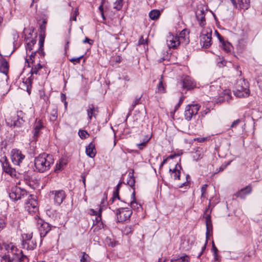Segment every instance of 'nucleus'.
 I'll list each match as a JSON object with an SVG mask.
<instances>
[{
	"mask_svg": "<svg viewBox=\"0 0 262 262\" xmlns=\"http://www.w3.org/2000/svg\"><path fill=\"white\" fill-rule=\"evenodd\" d=\"M54 163L52 155L43 152L35 158L34 165L39 172H43L50 169Z\"/></svg>",
	"mask_w": 262,
	"mask_h": 262,
	"instance_id": "1",
	"label": "nucleus"
},
{
	"mask_svg": "<svg viewBox=\"0 0 262 262\" xmlns=\"http://www.w3.org/2000/svg\"><path fill=\"white\" fill-rule=\"evenodd\" d=\"M234 93L238 97H247L249 96L248 83L245 81V79H240L237 81Z\"/></svg>",
	"mask_w": 262,
	"mask_h": 262,
	"instance_id": "2",
	"label": "nucleus"
},
{
	"mask_svg": "<svg viewBox=\"0 0 262 262\" xmlns=\"http://www.w3.org/2000/svg\"><path fill=\"white\" fill-rule=\"evenodd\" d=\"M33 32V29L26 28L24 29L23 32V35L26 43L27 51H31L33 49V46L36 42V38L37 37V35L35 34V36L33 37L32 34Z\"/></svg>",
	"mask_w": 262,
	"mask_h": 262,
	"instance_id": "3",
	"label": "nucleus"
},
{
	"mask_svg": "<svg viewBox=\"0 0 262 262\" xmlns=\"http://www.w3.org/2000/svg\"><path fill=\"white\" fill-rule=\"evenodd\" d=\"M37 226L38 231L39 232L41 238L45 237L51 229V225L48 223L45 222L42 219L38 217L36 215L35 216V220H37Z\"/></svg>",
	"mask_w": 262,
	"mask_h": 262,
	"instance_id": "4",
	"label": "nucleus"
},
{
	"mask_svg": "<svg viewBox=\"0 0 262 262\" xmlns=\"http://www.w3.org/2000/svg\"><path fill=\"white\" fill-rule=\"evenodd\" d=\"M200 107L201 105L198 103L187 105L185 107L184 112L185 119L187 121L191 120L193 116L197 115Z\"/></svg>",
	"mask_w": 262,
	"mask_h": 262,
	"instance_id": "5",
	"label": "nucleus"
},
{
	"mask_svg": "<svg viewBox=\"0 0 262 262\" xmlns=\"http://www.w3.org/2000/svg\"><path fill=\"white\" fill-rule=\"evenodd\" d=\"M132 214V210L127 207L119 208L116 211L117 220L119 222H123L129 219Z\"/></svg>",
	"mask_w": 262,
	"mask_h": 262,
	"instance_id": "6",
	"label": "nucleus"
},
{
	"mask_svg": "<svg viewBox=\"0 0 262 262\" xmlns=\"http://www.w3.org/2000/svg\"><path fill=\"white\" fill-rule=\"evenodd\" d=\"M24 201L25 208L30 214H34L38 211V203L36 200L32 199L31 196L29 199H25Z\"/></svg>",
	"mask_w": 262,
	"mask_h": 262,
	"instance_id": "7",
	"label": "nucleus"
},
{
	"mask_svg": "<svg viewBox=\"0 0 262 262\" xmlns=\"http://www.w3.org/2000/svg\"><path fill=\"white\" fill-rule=\"evenodd\" d=\"M32 238V234H24L21 235L22 247L27 250H33L36 245L31 241Z\"/></svg>",
	"mask_w": 262,
	"mask_h": 262,
	"instance_id": "8",
	"label": "nucleus"
},
{
	"mask_svg": "<svg viewBox=\"0 0 262 262\" xmlns=\"http://www.w3.org/2000/svg\"><path fill=\"white\" fill-rule=\"evenodd\" d=\"M41 68L42 66L40 65V63H38L37 65L32 67L30 71L31 75H32L34 74H37L38 71ZM31 76H32L27 78L26 79L25 81H23V85L26 86L27 91L28 92L29 94H30L31 92V85L32 83V80L31 79Z\"/></svg>",
	"mask_w": 262,
	"mask_h": 262,
	"instance_id": "9",
	"label": "nucleus"
},
{
	"mask_svg": "<svg viewBox=\"0 0 262 262\" xmlns=\"http://www.w3.org/2000/svg\"><path fill=\"white\" fill-rule=\"evenodd\" d=\"M53 195L54 203L59 206L66 199V194L62 190H53L50 192Z\"/></svg>",
	"mask_w": 262,
	"mask_h": 262,
	"instance_id": "10",
	"label": "nucleus"
},
{
	"mask_svg": "<svg viewBox=\"0 0 262 262\" xmlns=\"http://www.w3.org/2000/svg\"><path fill=\"white\" fill-rule=\"evenodd\" d=\"M18 173L19 174V177H17V179H20L21 180L23 179L25 183L29 185H31V183L32 181V171L29 170H25L23 171V170H20Z\"/></svg>",
	"mask_w": 262,
	"mask_h": 262,
	"instance_id": "11",
	"label": "nucleus"
},
{
	"mask_svg": "<svg viewBox=\"0 0 262 262\" xmlns=\"http://www.w3.org/2000/svg\"><path fill=\"white\" fill-rule=\"evenodd\" d=\"M17 127H20L24 128L23 130L21 131H24L27 127V117L26 114L22 111H17Z\"/></svg>",
	"mask_w": 262,
	"mask_h": 262,
	"instance_id": "12",
	"label": "nucleus"
},
{
	"mask_svg": "<svg viewBox=\"0 0 262 262\" xmlns=\"http://www.w3.org/2000/svg\"><path fill=\"white\" fill-rule=\"evenodd\" d=\"M167 44L169 48L175 49L179 46L181 43V41L179 40L177 36H173L172 34L169 33L167 37Z\"/></svg>",
	"mask_w": 262,
	"mask_h": 262,
	"instance_id": "13",
	"label": "nucleus"
},
{
	"mask_svg": "<svg viewBox=\"0 0 262 262\" xmlns=\"http://www.w3.org/2000/svg\"><path fill=\"white\" fill-rule=\"evenodd\" d=\"M44 125L41 120H36L34 123L33 129L32 130L33 138L34 140H36L40 134V130L44 128Z\"/></svg>",
	"mask_w": 262,
	"mask_h": 262,
	"instance_id": "14",
	"label": "nucleus"
},
{
	"mask_svg": "<svg viewBox=\"0 0 262 262\" xmlns=\"http://www.w3.org/2000/svg\"><path fill=\"white\" fill-rule=\"evenodd\" d=\"M212 32H207L201 36V42L203 43V47L205 48H209L211 45Z\"/></svg>",
	"mask_w": 262,
	"mask_h": 262,
	"instance_id": "15",
	"label": "nucleus"
},
{
	"mask_svg": "<svg viewBox=\"0 0 262 262\" xmlns=\"http://www.w3.org/2000/svg\"><path fill=\"white\" fill-rule=\"evenodd\" d=\"M182 86L184 89L188 90L193 89L195 86V83L190 77L186 76L182 80Z\"/></svg>",
	"mask_w": 262,
	"mask_h": 262,
	"instance_id": "16",
	"label": "nucleus"
},
{
	"mask_svg": "<svg viewBox=\"0 0 262 262\" xmlns=\"http://www.w3.org/2000/svg\"><path fill=\"white\" fill-rule=\"evenodd\" d=\"M195 16L199 25L204 27L206 25L205 14L204 9H198L195 12Z\"/></svg>",
	"mask_w": 262,
	"mask_h": 262,
	"instance_id": "17",
	"label": "nucleus"
},
{
	"mask_svg": "<svg viewBox=\"0 0 262 262\" xmlns=\"http://www.w3.org/2000/svg\"><path fill=\"white\" fill-rule=\"evenodd\" d=\"M178 38L181 41V43L188 44L189 42V31L186 29H184L180 33Z\"/></svg>",
	"mask_w": 262,
	"mask_h": 262,
	"instance_id": "18",
	"label": "nucleus"
},
{
	"mask_svg": "<svg viewBox=\"0 0 262 262\" xmlns=\"http://www.w3.org/2000/svg\"><path fill=\"white\" fill-rule=\"evenodd\" d=\"M180 164L177 163L174 169H169V172H171V177L174 180H180V169H181Z\"/></svg>",
	"mask_w": 262,
	"mask_h": 262,
	"instance_id": "19",
	"label": "nucleus"
},
{
	"mask_svg": "<svg viewBox=\"0 0 262 262\" xmlns=\"http://www.w3.org/2000/svg\"><path fill=\"white\" fill-rule=\"evenodd\" d=\"M252 188L250 186H247L241 189L236 193V195L238 198L241 199H245L246 196L251 193Z\"/></svg>",
	"mask_w": 262,
	"mask_h": 262,
	"instance_id": "20",
	"label": "nucleus"
},
{
	"mask_svg": "<svg viewBox=\"0 0 262 262\" xmlns=\"http://www.w3.org/2000/svg\"><path fill=\"white\" fill-rule=\"evenodd\" d=\"M86 154L90 158H94L96 154L95 145L91 142L88 146L86 147Z\"/></svg>",
	"mask_w": 262,
	"mask_h": 262,
	"instance_id": "21",
	"label": "nucleus"
},
{
	"mask_svg": "<svg viewBox=\"0 0 262 262\" xmlns=\"http://www.w3.org/2000/svg\"><path fill=\"white\" fill-rule=\"evenodd\" d=\"M98 112V108L95 107L93 104H90L87 110V113L89 119L91 120L92 117H96Z\"/></svg>",
	"mask_w": 262,
	"mask_h": 262,
	"instance_id": "22",
	"label": "nucleus"
},
{
	"mask_svg": "<svg viewBox=\"0 0 262 262\" xmlns=\"http://www.w3.org/2000/svg\"><path fill=\"white\" fill-rule=\"evenodd\" d=\"M0 72L7 75L9 69L7 61L5 58L2 57V59L0 60Z\"/></svg>",
	"mask_w": 262,
	"mask_h": 262,
	"instance_id": "23",
	"label": "nucleus"
},
{
	"mask_svg": "<svg viewBox=\"0 0 262 262\" xmlns=\"http://www.w3.org/2000/svg\"><path fill=\"white\" fill-rule=\"evenodd\" d=\"M4 247L8 253H12L14 255L16 254V247L12 243H11L8 244H5Z\"/></svg>",
	"mask_w": 262,
	"mask_h": 262,
	"instance_id": "24",
	"label": "nucleus"
},
{
	"mask_svg": "<svg viewBox=\"0 0 262 262\" xmlns=\"http://www.w3.org/2000/svg\"><path fill=\"white\" fill-rule=\"evenodd\" d=\"M45 41V37L42 35H39V47L38 49V53L41 56L44 55V52L43 51V44Z\"/></svg>",
	"mask_w": 262,
	"mask_h": 262,
	"instance_id": "25",
	"label": "nucleus"
},
{
	"mask_svg": "<svg viewBox=\"0 0 262 262\" xmlns=\"http://www.w3.org/2000/svg\"><path fill=\"white\" fill-rule=\"evenodd\" d=\"M122 182H120L117 185L115 190L113 192V195L112 198L111 199L112 200L113 202L114 201V200L116 199L120 200V196L119 195V190H120L121 185L122 184Z\"/></svg>",
	"mask_w": 262,
	"mask_h": 262,
	"instance_id": "26",
	"label": "nucleus"
},
{
	"mask_svg": "<svg viewBox=\"0 0 262 262\" xmlns=\"http://www.w3.org/2000/svg\"><path fill=\"white\" fill-rule=\"evenodd\" d=\"M19 193V196H17V200H20L21 199H29L32 196L31 195H29L26 190L21 189H20ZM18 195V192H17V195Z\"/></svg>",
	"mask_w": 262,
	"mask_h": 262,
	"instance_id": "27",
	"label": "nucleus"
},
{
	"mask_svg": "<svg viewBox=\"0 0 262 262\" xmlns=\"http://www.w3.org/2000/svg\"><path fill=\"white\" fill-rule=\"evenodd\" d=\"M160 15V11L158 10H153L149 13V16L152 20L157 19Z\"/></svg>",
	"mask_w": 262,
	"mask_h": 262,
	"instance_id": "28",
	"label": "nucleus"
},
{
	"mask_svg": "<svg viewBox=\"0 0 262 262\" xmlns=\"http://www.w3.org/2000/svg\"><path fill=\"white\" fill-rule=\"evenodd\" d=\"M78 15H79L78 8H76L75 9V10L73 15L71 16L70 19V28H69V31H70V30L71 29V26H72L71 21L72 20H74L75 21H77V16Z\"/></svg>",
	"mask_w": 262,
	"mask_h": 262,
	"instance_id": "29",
	"label": "nucleus"
},
{
	"mask_svg": "<svg viewBox=\"0 0 262 262\" xmlns=\"http://www.w3.org/2000/svg\"><path fill=\"white\" fill-rule=\"evenodd\" d=\"M221 46L223 50L226 52L230 51L231 45L228 41H223L221 43Z\"/></svg>",
	"mask_w": 262,
	"mask_h": 262,
	"instance_id": "30",
	"label": "nucleus"
},
{
	"mask_svg": "<svg viewBox=\"0 0 262 262\" xmlns=\"http://www.w3.org/2000/svg\"><path fill=\"white\" fill-rule=\"evenodd\" d=\"M142 96L140 97H136L135 99V100L133 102L132 105L130 106V111H133L135 108V107L141 103V99Z\"/></svg>",
	"mask_w": 262,
	"mask_h": 262,
	"instance_id": "31",
	"label": "nucleus"
},
{
	"mask_svg": "<svg viewBox=\"0 0 262 262\" xmlns=\"http://www.w3.org/2000/svg\"><path fill=\"white\" fill-rule=\"evenodd\" d=\"M209 210V208H207L204 213L206 214L205 216V219H206V226H208V225H212L211 220V216L209 214H207Z\"/></svg>",
	"mask_w": 262,
	"mask_h": 262,
	"instance_id": "32",
	"label": "nucleus"
},
{
	"mask_svg": "<svg viewBox=\"0 0 262 262\" xmlns=\"http://www.w3.org/2000/svg\"><path fill=\"white\" fill-rule=\"evenodd\" d=\"M25 158V155L22 154L21 151L17 149V165H19Z\"/></svg>",
	"mask_w": 262,
	"mask_h": 262,
	"instance_id": "33",
	"label": "nucleus"
},
{
	"mask_svg": "<svg viewBox=\"0 0 262 262\" xmlns=\"http://www.w3.org/2000/svg\"><path fill=\"white\" fill-rule=\"evenodd\" d=\"M128 176H129V179L127 181V183L129 186L134 188L135 183V178L134 177L133 173L130 175V173H129Z\"/></svg>",
	"mask_w": 262,
	"mask_h": 262,
	"instance_id": "34",
	"label": "nucleus"
},
{
	"mask_svg": "<svg viewBox=\"0 0 262 262\" xmlns=\"http://www.w3.org/2000/svg\"><path fill=\"white\" fill-rule=\"evenodd\" d=\"M158 92L160 93H164L166 92L165 88L162 80L159 81L158 85Z\"/></svg>",
	"mask_w": 262,
	"mask_h": 262,
	"instance_id": "35",
	"label": "nucleus"
},
{
	"mask_svg": "<svg viewBox=\"0 0 262 262\" xmlns=\"http://www.w3.org/2000/svg\"><path fill=\"white\" fill-rule=\"evenodd\" d=\"M5 172L10 174L11 177H15L16 176V171L15 169L11 167L6 168Z\"/></svg>",
	"mask_w": 262,
	"mask_h": 262,
	"instance_id": "36",
	"label": "nucleus"
},
{
	"mask_svg": "<svg viewBox=\"0 0 262 262\" xmlns=\"http://www.w3.org/2000/svg\"><path fill=\"white\" fill-rule=\"evenodd\" d=\"M122 1L123 0H116L114 3V8L117 10H120L122 8Z\"/></svg>",
	"mask_w": 262,
	"mask_h": 262,
	"instance_id": "37",
	"label": "nucleus"
},
{
	"mask_svg": "<svg viewBox=\"0 0 262 262\" xmlns=\"http://www.w3.org/2000/svg\"><path fill=\"white\" fill-rule=\"evenodd\" d=\"M179 259H181L183 262L188 261L189 260V257L187 255H185L182 256H180L179 258H173L172 259H171V262L176 261Z\"/></svg>",
	"mask_w": 262,
	"mask_h": 262,
	"instance_id": "38",
	"label": "nucleus"
},
{
	"mask_svg": "<svg viewBox=\"0 0 262 262\" xmlns=\"http://www.w3.org/2000/svg\"><path fill=\"white\" fill-rule=\"evenodd\" d=\"M83 57V55H81L79 57H73L70 59V61L74 64L80 62V60Z\"/></svg>",
	"mask_w": 262,
	"mask_h": 262,
	"instance_id": "39",
	"label": "nucleus"
},
{
	"mask_svg": "<svg viewBox=\"0 0 262 262\" xmlns=\"http://www.w3.org/2000/svg\"><path fill=\"white\" fill-rule=\"evenodd\" d=\"M9 195L10 198L14 201H16V192L15 190H12L11 192L9 193Z\"/></svg>",
	"mask_w": 262,
	"mask_h": 262,
	"instance_id": "40",
	"label": "nucleus"
},
{
	"mask_svg": "<svg viewBox=\"0 0 262 262\" xmlns=\"http://www.w3.org/2000/svg\"><path fill=\"white\" fill-rule=\"evenodd\" d=\"M212 250L213 252V255L214 256V258H216L217 256L218 250L217 248L215 247L213 241L212 242Z\"/></svg>",
	"mask_w": 262,
	"mask_h": 262,
	"instance_id": "41",
	"label": "nucleus"
},
{
	"mask_svg": "<svg viewBox=\"0 0 262 262\" xmlns=\"http://www.w3.org/2000/svg\"><path fill=\"white\" fill-rule=\"evenodd\" d=\"M79 136L82 139H85L88 135V133L84 130H80L78 133Z\"/></svg>",
	"mask_w": 262,
	"mask_h": 262,
	"instance_id": "42",
	"label": "nucleus"
},
{
	"mask_svg": "<svg viewBox=\"0 0 262 262\" xmlns=\"http://www.w3.org/2000/svg\"><path fill=\"white\" fill-rule=\"evenodd\" d=\"M212 231V225H208V226H206V237L208 238L210 232Z\"/></svg>",
	"mask_w": 262,
	"mask_h": 262,
	"instance_id": "43",
	"label": "nucleus"
},
{
	"mask_svg": "<svg viewBox=\"0 0 262 262\" xmlns=\"http://www.w3.org/2000/svg\"><path fill=\"white\" fill-rule=\"evenodd\" d=\"M207 186H208L207 184H204L202 186V188H201V193H202L201 197L202 198H206L205 192H206Z\"/></svg>",
	"mask_w": 262,
	"mask_h": 262,
	"instance_id": "44",
	"label": "nucleus"
},
{
	"mask_svg": "<svg viewBox=\"0 0 262 262\" xmlns=\"http://www.w3.org/2000/svg\"><path fill=\"white\" fill-rule=\"evenodd\" d=\"M89 258V255L85 252L82 253V256L80 259L81 262H89L88 259Z\"/></svg>",
	"mask_w": 262,
	"mask_h": 262,
	"instance_id": "45",
	"label": "nucleus"
},
{
	"mask_svg": "<svg viewBox=\"0 0 262 262\" xmlns=\"http://www.w3.org/2000/svg\"><path fill=\"white\" fill-rule=\"evenodd\" d=\"M256 81L259 88L262 90V74L257 76Z\"/></svg>",
	"mask_w": 262,
	"mask_h": 262,
	"instance_id": "46",
	"label": "nucleus"
},
{
	"mask_svg": "<svg viewBox=\"0 0 262 262\" xmlns=\"http://www.w3.org/2000/svg\"><path fill=\"white\" fill-rule=\"evenodd\" d=\"M233 4V5L235 7H237V5L238 4L239 6H241L243 3L242 0H230Z\"/></svg>",
	"mask_w": 262,
	"mask_h": 262,
	"instance_id": "47",
	"label": "nucleus"
},
{
	"mask_svg": "<svg viewBox=\"0 0 262 262\" xmlns=\"http://www.w3.org/2000/svg\"><path fill=\"white\" fill-rule=\"evenodd\" d=\"M138 203L136 202V200H132L130 202V206L131 208L133 209H136V208H138Z\"/></svg>",
	"mask_w": 262,
	"mask_h": 262,
	"instance_id": "48",
	"label": "nucleus"
},
{
	"mask_svg": "<svg viewBox=\"0 0 262 262\" xmlns=\"http://www.w3.org/2000/svg\"><path fill=\"white\" fill-rule=\"evenodd\" d=\"M147 45V40L144 39L143 36H141L138 41V45Z\"/></svg>",
	"mask_w": 262,
	"mask_h": 262,
	"instance_id": "49",
	"label": "nucleus"
},
{
	"mask_svg": "<svg viewBox=\"0 0 262 262\" xmlns=\"http://www.w3.org/2000/svg\"><path fill=\"white\" fill-rule=\"evenodd\" d=\"M230 163L231 161H229L228 162L225 164L222 165L220 167L219 170H217V172L223 171L229 165H230Z\"/></svg>",
	"mask_w": 262,
	"mask_h": 262,
	"instance_id": "50",
	"label": "nucleus"
},
{
	"mask_svg": "<svg viewBox=\"0 0 262 262\" xmlns=\"http://www.w3.org/2000/svg\"><path fill=\"white\" fill-rule=\"evenodd\" d=\"M101 221V209L99 211L98 215L96 217L95 221L97 223H99Z\"/></svg>",
	"mask_w": 262,
	"mask_h": 262,
	"instance_id": "51",
	"label": "nucleus"
},
{
	"mask_svg": "<svg viewBox=\"0 0 262 262\" xmlns=\"http://www.w3.org/2000/svg\"><path fill=\"white\" fill-rule=\"evenodd\" d=\"M241 122V120L240 119H237V120H236L235 121H234L231 125V128H234L235 127H236L237 125L239 124V123Z\"/></svg>",
	"mask_w": 262,
	"mask_h": 262,
	"instance_id": "52",
	"label": "nucleus"
},
{
	"mask_svg": "<svg viewBox=\"0 0 262 262\" xmlns=\"http://www.w3.org/2000/svg\"><path fill=\"white\" fill-rule=\"evenodd\" d=\"M183 100H184L183 97H182L180 99L178 103L175 106L174 111H176L178 109V108L180 107V106L181 105V103H182Z\"/></svg>",
	"mask_w": 262,
	"mask_h": 262,
	"instance_id": "53",
	"label": "nucleus"
},
{
	"mask_svg": "<svg viewBox=\"0 0 262 262\" xmlns=\"http://www.w3.org/2000/svg\"><path fill=\"white\" fill-rule=\"evenodd\" d=\"M215 34L216 35L219 40H220V42L221 43L223 41H224V39L222 36H221L220 33L217 31H215Z\"/></svg>",
	"mask_w": 262,
	"mask_h": 262,
	"instance_id": "54",
	"label": "nucleus"
},
{
	"mask_svg": "<svg viewBox=\"0 0 262 262\" xmlns=\"http://www.w3.org/2000/svg\"><path fill=\"white\" fill-rule=\"evenodd\" d=\"M6 225V223L3 219L0 218V231H1Z\"/></svg>",
	"mask_w": 262,
	"mask_h": 262,
	"instance_id": "55",
	"label": "nucleus"
},
{
	"mask_svg": "<svg viewBox=\"0 0 262 262\" xmlns=\"http://www.w3.org/2000/svg\"><path fill=\"white\" fill-rule=\"evenodd\" d=\"M208 238H206V242H205V245H204V246L202 247V251L200 252V253L199 254L198 257H199L200 256H201V255L203 254L204 251L206 249V245L207 244V243H208Z\"/></svg>",
	"mask_w": 262,
	"mask_h": 262,
	"instance_id": "56",
	"label": "nucleus"
},
{
	"mask_svg": "<svg viewBox=\"0 0 262 262\" xmlns=\"http://www.w3.org/2000/svg\"><path fill=\"white\" fill-rule=\"evenodd\" d=\"M94 41L93 40L90 39L88 37H86L84 40L83 41V43H88L90 45H92Z\"/></svg>",
	"mask_w": 262,
	"mask_h": 262,
	"instance_id": "57",
	"label": "nucleus"
},
{
	"mask_svg": "<svg viewBox=\"0 0 262 262\" xmlns=\"http://www.w3.org/2000/svg\"><path fill=\"white\" fill-rule=\"evenodd\" d=\"M98 9H99V11L101 12V16H102V17L103 19V20H105V17L104 16V10H103V8H102V6H100L99 7Z\"/></svg>",
	"mask_w": 262,
	"mask_h": 262,
	"instance_id": "58",
	"label": "nucleus"
},
{
	"mask_svg": "<svg viewBox=\"0 0 262 262\" xmlns=\"http://www.w3.org/2000/svg\"><path fill=\"white\" fill-rule=\"evenodd\" d=\"M137 145L138 148L140 150L143 149L146 146L142 142L140 143L137 144Z\"/></svg>",
	"mask_w": 262,
	"mask_h": 262,
	"instance_id": "59",
	"label": "nucleus"
},
{
	"mask_svg": "<svg viewBox=\"0 0 262 262\" xmlns=\"http://www.w3.org/2000/svg\"><path fill=\"white\" fill-rule=\"evenodd\" d=\"M62 164L61 163H59V164H57L56 165V168L55 169V171H56L57 170H60L62 169Z\"/></svg>",
	"mask_w": 262,
	"mask_h": 262,
	"instance_id": "60",
	"label": "nucleus"
},
{
	"mask_svg": "<svg viewBox=\"0 0 262 262\" xmlns=\"http://www.w3.org/2000/svg\"><path fill=\"white\" fill-rule=\"evenodd\" d=\"M225 95L226 99V100L228 101L229 99H230L231 97L230 94H229L228 91H225Z\"/></svg>",
	"mask_w": 262,
	"mask_h": 262,
	"instance_id": "61",
	"label": "nucleus"
},
{
	"mask_svg": "<svg viewBox=\"0 0 262 262\" xmlns=\"http://www.w3.org/2000/svg\"><path fill=\"white\" fill-rule=\"evenodd\" d=\"M66 95H64L63 94H61V100L62 102L64 101V105L66 106V105L67 104V102L66 101Z\"/></svg>",
	"mask_w": 262,
	"mask_h": 262,
	"instance_id": "62",
	"label": "nucleus"
},
{
	"mask_svg": "<svg viewBox=\"0 0 262 262\" xmlns=\"http://www.w3.org/2000/svg\"><path fill=\"white\" fill-rule=\"evenodd\" d=\"M180 155L179 153L178 154H171V155H170L169 156H168L167 158H168V159H173L176 157L179 156Z\"/></svg>",
	"mask_w": 262,
	"mask_h": 262,
	"instance_id": "63",
	"label": "nucleus"
},
{
	"mask_svg": "<svg viewBox=\"0 0 262 262\" xmlns=\"http://www.w3.org/2000/svg\"><path fill=\"white\" fill-rule=\"evenodd\" d=\"M150 139V137H148V136H146V137L143 140L142 142L145 145H146L147 143H148V142L149 141Z\"/></svg>",
	"mask_w": 262,
	"mask_h": 262,
	"instance_id": "64",
	"label": "nucleus"
}]
</instances>
